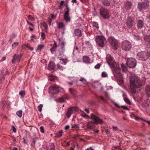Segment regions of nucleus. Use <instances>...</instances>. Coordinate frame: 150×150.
Wrapping results in <instances>:
<instances>
[{
	"label": "nucleus",
	"mask_w": 150,
	"mask_h": 150,
	"mask_svg": "<svg viewBox=\"0 0 150 150\" xmlns=\"http://www.w3.org/2000/svg\"><path fill=\"white\" fill-rule=\"evenodd\" d=\"M146 78L144 77L141 79L139 76L135 75L130 76L129 88L131 93L132 94L136 93L137 89L144 84Z\"/></svg>",
	"instance_id": "f257e3e1"
},
{
	"label": "nucleus",
	"mask_w": 150,
	"mask_h": 150,
	"mask_svg": "<svg viewBox=\"0 0 150 150\" xmlns=\"http://www.w3.org/2000/svg\"><path fill=\"white\" fill-rule=\"evenodd\" d=\"M106 59L107 62L108 63L110 66L112 68V72L113 71H115L118 69H120L119 65L116 63H115L113 58L111 57L110 54H108L106 57Z\"/></svg>",
	"instance_id": "f03ea898"
},
{
	"label": "nucleus",
	"mask_w": 150,
	"mask_h": 150,
	"mask_svg": "<svg viewBox=\"0 0 150 150\" xmlns=\"http://www.w3.org/2000/svg\"><path fill=\"white\" fill-rule=\"evenodd\" d=\"M137 57L138 59L142 61L146 60L148 59H150V51L139 52L137 54Z\"/></svg>",
	"instance_id": "7ed1b4c3"
},
{
	"label": "nucleus",
	"mask_w": 150,
	"mask_h": 150,
	"mask_svg": "<svg viewBox=\"0 0 150 150\" xmlns=\"http://www.w3.org/2000/svg\"><path fill=\"white\" fill-rule=\"evenodd\" d=\"M120 68L117 69L116 70L113 71V73L115 77L117 80L118 83L120 85H122L123 83V79L120 73Z\"/></svg>",
	"instance_id": "20e7f679"
},
{
	"label": "nucleus",
	"mask_w": 150,
	"mask_h": 150,
	"mask_svg": "<svg viewBox=\"0 0 150 150\" xmlns=\"http://www.w3.org/2000/svg\"><path fill=\"white\" fill-rule=\"evenodd\" d=\"M149 7L148 0H144L143 1L139 2L137 5V8L139 11L142 12L148 8Z\"/></svg>",
	"instance_id": "39448f33"
},
{
	"label": "nucleus",
	"mask_w": 150,
	"mask_h": 150,
	"mask_svg": "<svg viewBox=\"0 0 150 150\" xmlns=\"http://www.w3.org/2000/svg\"><path fill=\"white\" fill-rule=\"evenodd\" d=\"M126 64L130 68H134L137 64L136 60L134 58H130L128 59Z\"/></svg>",
	"instance_id": "423d86ee"
},
{
	"label": "nucleus",
	"mask_w": 150,
	"mask_h": 150,
	"mask_svg": "<svg viewBox=\"0 0 150 150\" xmlns=\"http://www.w3.org/2000/svg\"><path fill=\"white\" fill-rule=\"evenodd\" d=\"M90 118L92 119L93 121L92 122L94 124H102L103 122L102 119H100L93 114H91Z\"/></svg>",
	"instance_id": "0eeeda50"
},
{
	"label": "nucleus",
	"mask_w": 150,
	"mask_h": 150,
	"mask_svg": "<svg viewBox=\"0 0 150 150\" xmlns=\"http://www.w3.org/2000/svg\"><path fill=\"white\" fill-rule=\"evenodd\" d=\"M96 40L97 44L99 46L103 47L104 46V42L106 40L104 37L98 36L96 37Z\"/></svg>",
	"instance_id": "6e6552de"
},
{
	"label": "nucleus",
	"mask_w": 150,
	"mask_h": 150,
	"mask_svg": "<svg viewBox=\"0 0 150 150\" xmlns=\"http://www.w3.org/2000/svg\"><path fill=\"white\" fill-rule=\"evenodd\" d=\"M108 40L113 48L115 50L117 49L118 43L117 40L113 37L111 36L108 38Z\"/></svg>",
	"instance_id": "1a4fd4ad"
},
{
	"label": "nucleus",
	"mask_w": 150,
	"mask_h": 150,
	"mask_svg": "<svg viewBox=\"0 0 150 150\" xmlns=\"http://www.w3.org/2000/svg\"><path fill=\"white\" fill-rule=\"evenodd\" d=\"M100 14L104 18L108 19L109 18V12L108 9L104 8H101L100 10Z\"/></svg>",
	"instance_id": "9d476101"
},
{
	"label": "nucleus",
	"mask_w": 150,
	"mask_h": 150,
	"mask_svg": "<svg viewBox=\"0 0 150 150\" xmlns=\"http://www.w3.org/2000/svg\"><path fill=\"white\" fill-rule=\"evenodd\" d=\"M132 45L129 41L127 40L124 41L122 43V48L125 51H129L131 48Z\"/></svg>",
	"instance_id": "9b49d317"
},
{
	"label": "nucleus",
	"mask_w": 150,
	"mask_h": 150,
	"mask_svg": "<svg viewBox=\"0 0 150 150\" xmlns=\"http://www.w3.org/2000/svg\"><path fill=\"white\" fill-rule=\"evenodd\" d=\"M134 18L133 17H128L126 20L127 27L128 28H131L134 25Z\"/></svg>",
	"instance_id": "f8f14e48"
},
{
	"label": "nucleus",
	"mask_w": 150,
	"mask_h": 150,
	"mask_svg": "<svg viewBox=\"0 0 150 150\" xmlns=\"http://www.w3.org/2000/svg\"><path fill=\"white\" fill-rule=\"evenodd\" d=\"M50 88V92L52 94H56L59 92V87L57 85L51 86Z\"/></svg>",
	"instance_id": "ddd939ff"
},
{
	"label": "nucleus",
	"mask_w": 150,
	"mask_h": 150,
	"mask_svg": "<svg viewBox=\"0 0 150 150\" xmlns=\"http://www.w3.org/2000/svg\"><path fill=\"white\" fill-rule=\"evenodd\" d=\"M21 57V55L14 54L13 56V59L11 62L13 64H15L20 62Z\"/></svg>",
	"instance_id": "4468645a"
},
{
	"label": "nucleus",
	"mask_w": 150,
	"mask_h": 150,
	"mask_svg": "<svg viewBox=\"0 0 150 150\" xmlns=\"http://www.w3.org/2000/svg\"><path fill=\"white\" fill-rule=\"evenodd\" d=\"M144 25V23L143 20H139L137 21V26L138 29H141Z\"/></svg>",
	"instance_id": "2eb2a0df"
},
{
	"label": "nucleus",
	"mask_w": 150,
	"mask_h": 150,
	"mask_svg": "<svg viewBox=\"0 0 150 150\" xmlns=\"http://www.w3.org/2000/svg\"><path fill=\"white\" fill-rule=\"evenodd\" d=\"M132 5V3L130 1H127L125 4V7L126 9L129 10Z\"/></svg>",
	"instance_id": "dca6fc26"
},
{
	"label": "nucleus",
	"mask_w": 150,
	"mask_h": 150,
	"mask_svg": "<svg viewBox=\"0 0 150 150\" xmlns=\"http://www.w3.org/2000/svg\"><path fill=\"white\" fill-rule=\"evenodd\" d=\"M55 67V64L53 62L51 61L49 64L48 69L49 70H52L54 69Z\"/></svg>",
	"instance_id": "f3484780"
},
{
	"label": "nucleus",
	"mask_w": 150,
	"mask_h": 150,
	"mask_svg": "<svg viewBox=\"0 0 150 150\" xmlns=\"http://www.w3.org/2000/svg\"><path fill=\"white\" fill-rule=\"evenodd\" d=\"M145 90L147 96L150 97V86L147 85L145 87Z\"/></svg>",
	"instance_id": "a211bd4d"
},
{
	"label": "nucleus",
	"mask_w": 150,
	"mask_h": 150,
	"mask_svg": "<svg viewBox=\"0 0 150 150\" xmlns=\"http://www.w3.org/2000/svg\"><path fill=\"white\" fill-rule=\"evenodd\" d=\"M48 79L51 81L55 82L56 80H57V77L53 75H51L49 76Z\"/></svg>",
	"instance_id": "6ab92c4d"
},
{
	"label": "nucleus",
	"mask_w": 150,
	"mask_h": 150,
	"mask_svg": "<svg viewBox=\"0 0 150 150\" xmlns=\"http://www.w3.org/2000/svg\"><path fill=\"white\" fill-rule=\"evenodd\" d=\"M74 33L76 36L80 37L81 36V30L79 29H76L74 30Z\"/></svg>",
	"instance_id": "aec40b11"
},
{
	"label": "nucleus",
	"mask_w": 150,
	"mask_h": 150,
	"mask_svg": "<svg viewBox=\"0 0 150 150\" xmlns=\"http://www.w3.org/2000/svg\"><path fill=\"white\" fill-rule=\"evenodd\" d=\"M57 26L59 29L65 28V26L63 22H59L57 24Z\"/></svg>",
	"instance_id": "412c9836"
},
{
	"label": "nucleus",
	"mask_w": 150,
	"mask_h": 150,
	"mask_svg": "<svg viewBox=\"0 0 150 150\" xmlns=\"http://www.w3.org/2000/svg\"><path fill=\"white\" fill-rule=\"evenodd\" d=\"M54 44L53 47L50 49V51L52 53V52L55 50L57 47V44L55 41H54Z\"/></svg>",
	"instance_id": "4be33fe9"
},
{
	"label": "nucleus",
	"mask_w": 150,
	"mask_h": 150,
	"mask_svg": "<svg viewBox=\"0 0 150 150\" xmlns=\"http://www.w3.org/2000/svg\"><path fill=\"white\" fill-rule=\"evenodd\" d=\"M90 59L89 58L86 56H84L83 57V61L86 63H89Z\"/></svg>",
	"instance_id": "5701e85b"
},
{
	"label": "nucleus",
	"mask_w": 150,
	"mask_h": 150,
	"mask_svg": "<svg viewBox=\"0 0 150 150\" xmlns=\"http://www.w3.org/2000/svg\"><path fill=\"white\" fill-rule=\"evenodd\" d=\"M63 133V132L62 130L59 131L58 132L55 133V137H56L59 138L62 136V134Z\"/></svg>",
	"instance_id": "b1692460"
},
{
	"label": "nucleus",
	"mask_w": 150,
	"mask_h": 150,
	"mask_svg": "<svg viewBox=\"0 0 150 150\" xmlns=\"http://www.w3.org/2000/svg\"><path fill=\"white\" fill-rule=\"evenodd\" d=\"M103 4L105 6H110V3L108 0H102Z\"/></svg>",
	"instance_id": "393cba45"
},
{
	"label": "nucleus",
	"mask_w": 150,
	"mask_h": 150,
	"mask_svg": "<svg viewBox=\"0 0 150 150\" xmlns=\"http://www.w3.org/2000/svg\"><path fill=\"white\" fill-rule=\"evenodd\" d=\"M65 42H62L61 43V49L62 51V54L65 51Z\"/></svg>",
	"instance_id": "a878e982"
},
{
	"label": "nucleus",
	"mask_w": 150,
	"mask_h": 150,
	"mask_svg": "<svg viewBox=\"0 0 150 150\" xmlns=\"http://www.w3.org/2000/svg\"><path fill=\"white\" fill-rule=\"evenodd\" d=\"M73 111L72 110L71 108H69L66 114V115L68 117H70L71 115L73 113Z\"/></svg>",
	"instance_id": "bb28decb"
},
{
	"label": "nucleus",
	"mask_w": 150,
	"mask_h": 150,
	"mask_svg": "<svg viewBox=\"0 0 150 150\" xmlns=\"http://www.w3.org/2000/svg\"><path fill=\"white\" fill-rule=\"evenodd\" d=\"M121 69L123 72H125L127 71V67L126 65L123 64H121Z\"/></svg>",
	"instance_id": "cd10ccee"
},
{
	"label": "nucleus",
	"mask_w": 150,
	"mask_h": 150,
	"mask_svg": "<svg viewBox=\"0 0 150 150\" xmlns=\"http://www.w3.org/2000/svg\"><path fill=\"white\" fill-rule=\"evenodd\" d=\"M65 5L66 7V10L64 13V15H69V12L70 10L67 4H66Z\"/></svg>",
	"instance_id": "c85d7f7f"
},
{
	"label": "nucleus",
	"mask_w": 150,
	"mask_h": 150,
	"mask_svg": "<svg viewBox=\"0 0 150 150\" xmlns=\"http://www.w3.org/2000/svg\"><path fill=\"white\" fill-rule=\"evenodd\" d=\"M3 71L1 70L0 72V83L2 82L3 80H4V77H3Z\"/></svg>",
	"instance_id": "c756f323"
},
{
	"label": "nucleus",
	"mask_w": 150,
	"mask_h": 150,
	"mask_svg": "<svg viewBox=\"0 0 150 150\" xmlns=\"http://www.w3.org/2000/svg\"><path fill=\"white\" fill-rule=\"evenodd\" d=\"M144 40L147 42H150V35H145L144 38Z\"/></svg>",
	"instance_id": "7c9ffc66"
},
{
	"label": "nucleus",
	"mask_w": 150,
	"mask_h": 150,
	"mask_svg": "<svg viewBox=\"0 0 150 150\" xmlns=\"http://www.w3.org/2000/svg\"><path fill=\"white\" fill-rule=\"evenodd\" d=\"M64 19L66 22L70 21V18L69 17V15H64Z\"/></svg>",
	"instance_id": "2f4dec72"
},
{
	"label": "nucleus",
	"mask_w": 150,
	"mask_h": 150,
	"mask_svg": "<svg viewBox=\"0 0 150 150\" xmlns=\"http://www.w3.org/2000/svg\"><path fill=\"white\" fill-rule=\"evenodd\" d=\"M92 24L93 26L97 29H98L99 28L98 23L96 22H92Z\"/></svg>",
	"instance_id": "473e14b6"
},
{
	"label": "nucleus",
	"mask_w": 150,
	"mask_h": 150,
	"mask_svg": "<svg viewBox=\"0 0 150 150\" xmlns=\"http://www.w3.org/2000/svg\"><path fill=\"white\" fill-rule=\"evenodd\" d=\"M22 111L21 110L17 111L16 114L17 115L20 117H21L22 116Z\"/></svg>",
	"instance_id": "72a5a7b5"
},
{
	"label": "nucleus",
	"mask_w": 150,
	"mask_h": 150,
	"mask_svg": "<svg viewBox=\"0 0 150 150\" xmlns=\"http://www.w3.org/2000/svg\"><path fill=\"white\" fill-rule=\"evenodd\" d=\"M69 91L71 94L73 96H74L76 94V91L72 88H70L69 89Z\"/></svg>",
	"instance_id": "f704fd0d"
},
{
	"label": "nucleus",
	"mask_w": 150,
	"mask_h": 150,
	"mask_svg": "<svg viewBox=\"0 0 150 150\" xmlns=\"http://www.w3.org/2000/svg\"><path fill=\"white\" fill-rule=\"evenodd\" d=\"M25 94V92L24 91H21L19 93V95L21 96L22 98H23Z\"/></svg>",
	"instance_id": "c9c22d12"
},
{
	"label": "nucleus",
	"mask_w": 150,
	"mask_h": 150,
	"mask_svg": "<svg viewBox=\"0 0 150 150\" xmlns=\"http://www.w3.org/2000/svg\"><path fill=\"white\" fill-rule=\"evenodd\" d=\"M125 101L127 104L130 105L131 103L129 100V99L126 98H124Z\"/></svg>",
	"instance_id": "e433bc0d"
},
{
	"label": "nucleus",
	"mask_w": 150,
	"mask_h": 150,
	"mask_svg": "<svg viewBox=\"0 0 150 150\" xmlns=\"http://www.w3.org/2000/svg\"><path fill=\"white\" fill-rule=\"evenodd\" d=\"M44 47V45H40L38 46V47L37 49V50H39L40 51Z\"/></svg>",
	"instance_id": "4c0bfd02"
},
{
	"label": "nucleus",
	"mask_w": 150,
	"mask_h": 150,
	"mask_svg": "<svg viewBox=\"0 0 150 150\" xmlns=\"http://www.w3.org/2000/svg\"><path fill=\"white\" fill-rule=\"evenodd\" d=\"M79 80L82 82L84 84H85L87 83L86 80L84 78H81Z\"/></svg>",
	"instance_id": "58836bf2"
},
{
	"label": "nucleus",
	"mask_w": 150,
	"mask_h": 150,
	"mask_svg": "<svg viewBox=\"0 0 150 150\" xmlns=\"http://www.w3.org/2000/svg\"><path fill=\"white\" fill-rule=\"evenodd\" d=\"M43 107V105L42 104H40L38 107V111L41 112L42 110V108Z\"/></svg>",
	"instance_id": "ea45409f"
},
{
	"label": "nucleus",
	"mask_w": 150,
	"mask_h": 150,
	"mask_svg": "<svg viewBox=\"0 0 150 150\" xmlns=\"http://www.w3.org/2000/svg\"><path fill=\"white\" fill-rule=\"evenodd\" d=\"M101 76L102 77H108V74L105 72H103L102 73Z\"/></svg>",
	"instance_id": "a19ab883"
},
{
	"label": "nucleus",
	"mask_w": 150,
	"mask_h": 150,
	"mask_svg": "<svg viewBox=\"0 0 150 150\" xmlns=\"http://www.w3.org/2000/svg\"><path fill=\"white\" fill-rule=\"evenodd\" d=\"M65 99L64 97H62L58 99V101L60 102H63L65 101Z\"/></svg>",
	"instance_id": "79ce46f5"
},
{
	"label": "nucleus",
	"mask_w": 150,
	"mask_h": 150,
	"mask_svg": "<svg viewBox=\"0 0 150 150\" xmlns=\"http://www.w3.org/2000/svg\"><path fill=\"white\" fill-rule=\"evenodd\" d=\"M134 37L135 39L137 40L140 39L141 38V37L138 35H134Z\"/></svg>",
	"instance_id": "37998d69"
},
{
	"label": "nucleus",
	"mask_w": 150,
	"mask_h": 150,
	"mask_svg": "<svg viewBox=\"0 0 150 150\" xmlns=\"http://www.w3.org/2000/svg\"><path fill=\"white\" fill-rule=\"evenodd\" d=\"M79 127V126L78 125L74 124V125H71V128H78Z\"/></svg>",
	"instance_id": "c03bdc74"
},
{
	"label": "nucleus",
	"mask_w": 150,
	"mask_h": 150,
	"mask_svg": "<svg viewBox=\"0 0 150 150\" xmlns=\"http://www.w3.org/2000/svg\"><path fill=\"white\" fill-rule=\"evenodd\" d=\"M18 44V42H14L12 45V47L13 48H14L15 47H16Z\"/></svg>",
	"instance_id": "a18cd8bd"
},
{
	"label": "nucleus",
	"mask_w": 150,
	"mask_h": 150,
	"mask_svg": "<svg viewBox=\"0 0 150 150\" xmlns=\"http://www.w3.org/2000/svg\"><path fill=\"white\" fill-rule=\"evenodd\" d=\"M47 21L48 23L49 24V26H50L51 24V23L52 21V19L50 18H48L47 19Z\"/></svg>",
	"instance_id": "49530a36"
},
{
	"label": "nucleus",
	"mask_w": 150,
	"mask_h": 150,
	"mask_svg": "<svg viewBox=\"0 0 150 150\" xmlns=\"http://www.w3.org/2000/svg\"><path fill=\"white\" fill-rule=\"evenodd\" d=\"M12 129L13 130V132L14 133H16V128L13 125L12 126Z\"/></svg>",
	"instance_id": "de8ad7c7"
},
{
	"label": "nucleus",
	"mask_w": 150,
	"mask_h": 150,
	"mask_svg": "<svg viewBox=\"0 0 150 150\" xmlns=\"http://www.w3.org/2000/svg\"><path fill=\"white\" fill-rule=\"evenodd\" d=\"M100 64H98L95 66L94 67V68L96 69H98L100 68Z\"/></svg>",
	"instance_id": "09e8293b"
},
{
	"label": "nucleus",
	"mask_w": 150,
	"mask_h": 150,
	"mask_svg": "<svg viewBox=\"0 0 150 150\" xmlns=\"http://www.w3.org/2000/svg\"><path fill=\"white\" fill-rule=\"evenodd\" d=\"M40 130L41 132L42 133H44L45 132L44 130V128L43 126H41L40 127Z\"/></svg>",
	"instance_id": "8fccbe9b"
},
{
	"label": "nucleus",
	"mask_w": 150,
	"mask_h": 150,
	"mask_svg": "<svg viewBox=\"0 0 150 150\" xmlns=\"http://www.w3.org/2000/svg\"><path fill=\"white\" fill-rule=\"evenodd\" d=\"M91 123H92V121H89L87 123L86 126L88 128L91 125Z\"/></svg>",
	"instance_id": "3c124183"
},
{
	"label": "nucleus",
	"mask_w": 150,
	"mask_h": 150,
	"mask_svg": "<svg viewBox=\"0 0 150 150\" xmlns=\"http://www.w3.org/2000/svg\"><path fill=\"white\" fill-rule=\"evenodd\" d=\"M41 36L43 39H44L45 38V33L43 32H41Z\"/></svg>",
	"instance_id": "603ef678"
},
{
	"label": "nucleus",
	"mask_w": 150,
	"mask_h": 150,
	"mask_svg": "<svg viewBox=\"0 0 150 150\" xmlns=\"http://www.w3.org/2000/svg\"><path fill=\"white\" fill-rule=\"evenodd\" d=\"M28 18L29 19L31 20V21H33L34 19V18L31 16L30 15H29L28 16Z\"/></svg>",
	"instance_id": "864d4df0"
},
{
	"label": "nucleus",
	"mask_w": 150,
	"mask_h": 150,
	"mask_svg": "<svg viewBox=\"0 0 150 150\" xmlns=\"http://www.w3.org/2000/svg\"><path fill=\"white\" fill-rule=\"evenodd\" d=\"M43 26L45 28V29H46V30L47 29L48 26L47 25V24L46 23H44V24H43Z\"/></svg>",
	"instance_id": "5fc2aeb1"
},
{
	"label": "nucleus",
	"mask_w": 150,
	"mask_h": 150,
	"mask_svg": "<svg viewBox=\"0 0 150 150\" xmlns=\"http://www.w3.org/2000/svg\"><path fill=\"white\" fill-rule=\"evenodd\" d=\"M57 66L58 68L60 69V70H62L63 69V67H62L60 66L59 64H57Z\"/></svg>",
	"instance_id": "6e6d98bb"
},
{
	"label": "nucleus",
	"mask_w": 150,
	"mask_h": 150,
	"mask_svg": "<svg viewBox=\"0 0 150 150\" xmlns=\"http://www.w3.org/2000/svg\"><path fill=\"white\" fill-rule=\"evenodd\" d=\"M59 59L62 61V62L64 63V64H65L67 62L66 61V60L65 59Z\"/></svg>",
	"instance_id": "4d7b16f0"
},
{
	"label": "nucleus",
	"mask_w": 150,
	"mask_h": 150,
	"mask_svg": "<svg viewBox=\"0 0 150 150\" xmlns=\"http://www.w3.org/2000/svg\"><path fill=\"white\" fill-rule=\"evenodd\" d=\"M64 1H62L60 3V7H62L64 4Z\"/></svg>",
	"instance_id": "13d9d810"
},
{
	"label": "nucleus",
	"mask_w": 150,
	"mask_h": 150,
	"mask_svg": "<svg viewBox=\"0 0 150 150\" xmlns=\"http://www.w3.org/2000/svg\"><path fill=\"white\" fill-rule=\"evenodd\" d=\"M121 107L123 108V109H124L125 110H128V108L124 106H121Z\"/></svg>",
	"instance_id": "bf43d9fd"
},
{
	"label": "nucleus",
	"mask_w": 150,
	"mask_h": 150,
	"mask_svg": "<svg viewBox=\"0 0 150 150\" xmlns=\"http://www.w3.org/2000/svg\"><path fill=\"white\" fill-rule=\"evenodd\" d=\"M27 23L28 24H29V25L32 26H34V25L32 24V23H30L28 20H27Z\"/></svg>",
	"instance_id": "052dcab7"
},
{
	"label": "nucleus",
	"mask_w": 150,
	"mask_h": 150,
	"mask_svg": "<svg viewBox=\"0 0 150 150\" xmlns=\"http://www.w3.org/2000/svg\"><path fill=\"white\" fill-rule=\"evenodd\" d=\"M69 126L68 125H67L65 126L64 129L65 130H67L69 129Z\"/></svg>",
	"instance_id": "680f3d73"
},
{
	"label": "nucleus",
	"mask_w": 150,
	"mask_h": 150,
	"mask_svg": "<svg viewBox=\"0 0 150 150\" xmlns=\"http://www.w3.org/2000/svg\"><path fill=\"white\" fill-rule=\"evenodd\" d=\"M105 132L107 134H108L110 133V131L108 129H105Z\"/></svg>",
	"instance_id": "e2e57ef3"
},
{
	"label": "nucleus",
	"mask_w": 150,
	"mask_h": 150,
	"mask_svg": "<svg viewBox=\"0 0 150 150\" xmlns=\"http://www.w3.org/2000/svg\"><path fill=\"white\" fill-rule=\"evenodd\" d=\"M84 110L86 112L88 113H89V112L88 108H85Z\"/></svg>",
	"instance_id": "0e129e2a"
},
{
	"label": "nucleus",
	"mask_w": 150,
	"mask_h": 150,
	"mask_svg": "<svg viewBox=\"0 0 150 150\" xmlns=\"http://www.w3.org/2000/svg\"><path fill=\"white\" fill-rule=\"evenodd\" d=\"M94 128V127L93 126L91 125L89 127V128L88 129H93Z\"/></svg>",
	"instance_id": "69168bd1"
},
{
	"label": "nucleus",
	"mask_w": 150,
	"mask_h": 150,
	"mask_svg": "<svg viewBox=\"0 0 150 150\" xmlns=\"http://www.w3.org/2000/svg\"><path fill=\"white\" fill-rule=\"evenodd\" d=\"M71 2L73 3H76L77 1L76 0H71Z\"/></svg>",
	"instance_id": "338daca9"
},
{
	"label": "nucleus",
	"mask_w": 150,
	"mask_h": 150,
	"mask_svg": "<svg viewBox=\"0 0 150 150\" xmlns=\"http://www.w3.org/2000/svg\"><path fill=\"white\" fill-rule=\"evenodd\" d=\"M143 121H144V122H146L147 123H148L149 124V125H150V121H146V120H143Z\"/></svg>",
	"instance_id": "774afa93"
}]
</instances>
